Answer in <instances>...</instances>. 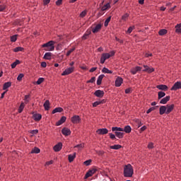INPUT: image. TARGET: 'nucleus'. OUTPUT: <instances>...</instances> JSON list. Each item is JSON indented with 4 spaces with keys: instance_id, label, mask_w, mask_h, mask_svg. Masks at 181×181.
Here are the masks:
<instances>
[{
    "instance_id": "f257e3e1",
    "label": "nucleus",
    "mask_w": 181,
    "mask_h": 181,
    "mask_svg": "<svg viewBox=\"0 0 181 181\" xmlns=\"http://www.w3.org/2000/svg\"><path fill=\"white\" fill-rule=\"evenodd\" d=\"M123 175L124 177H132L134 176V167L131 164L124 166Z\"/></svg>"
},
{
    "instance_id": "f03ea898",
    "label": "nucleus",
    "mask_w": 181,
    "mask_h": 181,
    "mask_svg": "<svg viewBox=\"0 0 181 181\" xmlns=\"http://www.w3.org/2000/svg\"><path fill=\"white\" fill-rule=\"evenodd\" d=\"M42 47H45V52H53V50H54V41L51 40L45 44H43Z\"/></svg>"
},
{
    "instance_id": "7ed1b4c3",
    "label": "nucleus",
    "mask_w": 181,
    "mask_h": 181,
    "mask_svg": "<svg viewBox=\"0 0 181 181\" xmlns=\"http://www.w3.org/2000/svg\"><path fill=\"white\" fill-rule=\"evenodd\" d=\"M96 172H97V168H93L89 170L85 175V179H88V177H91V176L93 175L94 173H95Z\"/></svg>"
},
{
    "instance_id": "20e7f679",
    "label": "nucleus",
    "mask_w": 181,
    "mask_h": 181,
    "mask_svg": "<svg viewBox=\"0 0 181 181\" xmlns=\"http://www.w3.org/2000/svg\"><path fill=\"white\" fill-rule=\"evenodd\" d=\"M74 71V66L69 67L66 69H65V71H64L62 74V76H69V74H71Z\"/></svg>"
},
{
    "instance_id": "39448f33",
    "label": "nucleus",
    "mask_w": 181,
    "mask_h": 181,
    "mask_svg": "<svg viewBox=\"0 0 181 181\" xmlns=\"http://www.w3.org/2000/svg\"><path fill=\"white\" fill-rule=\"evenodd\" d=\"M181 88V82L177 81L171 88V91H176Z\"/></svg>"
},
{
    "instance_id": "423d86ee",
    "label": "nucleus",
    "mask_w": 181,
    "mask_h": 181,
    "mask_svg": "<svg viewBox=\"0 0 181 181\" xmlns=\"http://www.w3.org/2000/svg\"><path fill=\"white\" fill-rule=\"evenodd\" d=\"M71 121L73 124H78L81 121V118L78 115H74L71 117Z\"/></svg>"
},
{
    "instance_id": "0eeeda50",
    "label": "nucleus",
    "mask_w": 181,
    "mask_h": 181,
    "mask_svg": "<svg viewBox=\"0 0 181 181\" xmlns=\"http://www.w3.org/2000/svg\"><path fill=\"white\" fill-rule=\"evenodd\" d=\"M141 70H142V67L141 66H135L131 69L130 72L132 73V74L135 75L136 74V73H139V71H141Z\"/></svg>"
},
{
    "instance_id": "6e6552de",
    "label": "nucleus",
    "mask_w": 181,
    "mask_h": 181,
    "mask_svg": "<svg viewBox=\"0 0 181 181\" xmlns=\"http://www.w3.org/2000/svg\"><path fill=\"white\" fill-rule=\"evenodd\" d=\"M96 132L98 135H107V134H108V129L105 128L98 129Z\"/></svg>"
},
{
    "instance_id": "1a4fd4ad",
    "label": "nucleus",
    "mask_w": 181,
    "mask_h": 181,
    "mask_svg": "<svg viewBox=\"0 0 181 181\" xmlns=\"http://www.w3.org/2000/svg\"><path fill=\"white\" fill-rule=\"evenodd\" d=\"M62 148H63V144L59 142L54 146L53 149L54 152H60V151H62Z\"/></svg>"
},
{
    "instance_id": "9d476101",
    "label": "nucleus",
    "mask_w": 181,
    "mask_h": 181,
    "mask_svg": "<svg viewBox=\"0 0 181 181\" xmlns=\"http://www.w3.org/2000/svg\"><path fill=\"white\" fill-rule=\"evenodd\" d=\"M94 95L98 97L99 98H102V97H104V91L101 90H97L94 93Z\"/></svg>"
},
{
    "instance_id": "9b49d317",
    "label": "nucleus",
    "mask_w": 181,
    "mask_h": 181,
    "mask_svg": "<svg viewBox=\"0 0 181 181\" xmlns=\"http://www.w3.org/2000/svg\"><path fill=\"white\" fill-rule=\"evenodd\" d=\"M62 132L63 134V135H65V136H69V135H70V134H71V131H70V129L67 128V127H64L62 129Z\"/></svg>"
},
{
    "instance_id": "f8f14e48",
    "label": "nucleus",
    "mask_w": 181,
    "mask_h": 181,
    "mask_svg": "<svg viewBox=\"0 0 181 181\" xmlns=\"http://www.w3.org/2000/svg\"><path fill=\"white\" fill-rule=\"evenodd\" d=\"M166 115L170 114L171 111H173V108H175V105H167L166 106Z\"/></svg>"
},
{
    "instance_id": "ddd939ff",
    "label": "nucleus",
    "mask_w": 181,
    "mask_h": 181,
    "mask_svg": "<svg viewBox=\"0 0 181 181\" xmlns=\"http://www.w3.org/2000/svg\"><path fill=\"white\" fill-rule=\"evenodd\" d=\"M144 67L145 69H144L143 71H146L147 73H153V71H155V69L151 68L148 66V65H144Z\"/></svg>"
},
{
    "instance_id": "4468645a",
    "label": "nucleus",
    "mask_w": 181,
    "mask_h": 181,
    "mask_svg": "<svg viewBox=\"0 0 181 181\" xmlns=\"http://www.w3.org/2000/svg\"><path fill=\"white\" fill-rule=\"evenodd\" d=\"M102 26L103 25L101 24L96 25V26L92 30L93 33H97L100 32V30H101Z\"/></svg>"
},
{
    "instance_id": "2eb2a0df",
    "label": "nucleus",
    "mask_w": 181,
    "mask_h": 181,
    "mask_svg": "<svg viewBox=\"0 0 181 181\" xmlns=\"http://www.w3.org/2000/svg\"><path fill=\"white\" fill-rule=\"evenodd\" d=\"M122 78L117 77L115 81V86L116 87H120L121 84H122Z\"/></svg>"
},
{
    "instance_id": "dca6fc26",
    "label": "nucleus",
    "mask_w": 181,
    "mask_h": 181,
    "mask_svg": "<svg viewBox=\"0 0 181 181\" xmlns=\"http://www.w3.org/2000/svg\"><path fill=\"white\" fill-rule=\"evenodd\" d=\"M66 119H67V118L66 117H62L61 119H59V121H58L56 123L57 127H59L60 125H62V124H64V122H66Z\"/></svg>"
},
{
    "instance_id": "f3484780",
    "label": "nucleus",
    "mask_w": 181,
    "mask_h": 181,
    "mask_svg": "<svg viewBox=\"0 0 181 181\" xmlns=\"http://www.w3.org/2000/svg\"><path fill=\"white\" fill-rule=\"evenodd\" d=\"M44 107L45 111H49L50 110V102L49 100H47L44 103Z\"/></svg>"
},
{
    "instance_id": "a211bd4d",
    "label": "nucleus",
    "mask_w": 181,
    "mask_h": 181,
    "mask_svg": "<svg viewBox=\"0 0 181 181\" xmlns=\"http://www.w3.org/2000/svg\"><path fill=\"white\" fill-rule=\"evenodd\" d=\"M104 77H105V76L104 74H101L98 76L97 82H96L98 86H101V83H102Z\"/></svg>"
},
{
    "instance_id": "6ab92c4d",
    "label": "nucleus",
    "mask_w": 181,
    "mask_h": 181,
    "mask_svg": "<svg viewBox=\"0 0 181 181\" xmlns=\"http://www.w3.org/2000/svg\"><path fill=\"white\" fill-rule=\"evenodd\" d=\"M159 111L160 115H163V114H166V106H160Z\"/></svg>"
},
{
    "instance_id": "aec40b11",
    "label": "nucleus",
    "mask_w": 181,
    "mask_h": 181,
    "mask_svg": "<svg viewBox=\"0 0 181 181\" xmlns=\"http://www.w3.org/2000/svg\"><path fill=\"white\" fill-rule=\"evenodd\" d=\"M170 100V96H166L160 100V104H166Z\"/></svg>"
},
{
    "instance_id": "412c9836",
    "label": "nucleus",
    "mask_w": 181,
    "mask_h": 181,
    "mask_svg": "<svg viewBox=\"0 0 181 181\" xmlns=\"http://www.w3.org/2000/svg\"><path fill=\"white\" fill-rule=\"evenodd\" d=\"M158 90H162L163 91H166L168 90V86L166 85H158L156 86Z\"/></svg>"
},
{
    "instance_id": "4be33fe9",
    "label": "nucleus",
    "mask_w": 181,
    "mask_h": 181,
    "mask_svg": "<svg viewBox=\"0 0 181 181\" xmlns=\"http://www.w3.org/2000/svg\"><path fill=\"white\" fill-rule=\"evenodd\" d=\"M131 131H132V129L129 125L125 126L124 128L123 129V132H126V134L131 133Z\"/></svg>"
},
{
    "instance_id": "5701e85b",
    "label": "nucleus",
    "mask_w": 181,
    "mask_h": 181,
    "mask_svg": "<svg viewBox=\"0 0 181 181\" xmlns=\"http://www.w3.org/2000/svg\"><path fill=\"white\" fill-rule=\"evenodd\" d=\"M43 59L45 60H50L52 59V52H46L44 55Z\"/></svg>"
},
{
    "instance_id": "b1692460",
    "label": "nucleus",
    "mask_w": 181,
    "mask_h": 181,
    "mask_svg": "<svg viewBox=\"0 0 181 181\" xmlns=\"http://www.w3.org/2000/svg\"><path fill=\"white\" fill-rule=\"evenodd\" d=\"M74 159H76V153H74L73 155L69 154L68 156L69 162L71 163V162H73V160H74Z\"/></svg>"
},
{
    "instance_id": "393cba45",
    "label": "nucleus",
    "mask_w": 181,
    "mask_h": 181,
    "mask_svg": "<svg viewBox=\"0 0 181 181\" xmlns=\"http://www.w3.org/2000/svg\"><path fill=\"white\" fill-rule=\"evenodd\" d=\"M115 134L116 135V136L117 138H119V139L124 138V132H115Z\"/></svg>"
},
{
    "instance_id": "a878e982",
    "label": "nucleus",
    "mask_w": 181,
    "mask_h": 181,
    "mask_svg": "<svg viewBox=\"0 0 181 181\" xmlns=\"http://www.w3.org/2000/svg\"><path fill=\"white\" fill-rule=\"evenodd\" d=\"M112 131L115 132H118V131L119 132H124V128H121V127H112Z\"/></svg>"
},
{
    "instance_id": "bb28decb",
    "label": "nucleus",
    "mask_w": 181,
    "mask_h": 181,
    "mask_svg": "<svg viewBox=\"0 0 181 181\" xmlns=\"http://www.w3.org/2000/svg\"><path fill=\"white\" fill-rule=\"evenodd\" d=\"M33 118H34L35 121H40V119H42V115L35 114V115H33Z\"/></svg>"
},
{
    "instance_id": "cd10ccee",
    "label": "nucleus",
    "mask_w": 181,
    "mask_h": 181,
    "mask_svg": "<svg viewBox=\"0 0 181 181\" xmlns=\"http://www.w3.org/2000/svg\"><path fill=\"white\" fill-rule=\"evenodd\" d=\"M11 86H12V83L11 82H6L3 85V90H8V88H9V87H11Z\"/></svg>"
},
{
    "instance_id": "c85d7f7f",
    "label": "nucleus",
    "mask_w": 181,
    "mask_h": 181,
    "mask_svg": "<svg viewBox=\"0 0 181 181\" xmlns=\"http://www.w3.org/2000/svg\"><path fill=\"white\" fill-rule=\"evenodd\" d=\"M102 73H105V74H112V71H110V69H108L106 68V67H104V68L102 69Z\"/></svg>"
},
{
    "instance_id": "c756f323",
    "label": "nucleus",
    "mask_w": 181,
    "mask_h": 181,
    "mask_svg": "<svg viewBox=\"0 0 181 181\" xmlns=\"http://www.w3.org/2000/svg\"><path fill=\"white\" fill-rule=\"evenodd\" d=\"M56 112H63V109L62 107H56L52 110V114H56Z\"/></svg>"
},
{
    "instance_id": "7c9ffc66",
    "label": "nucleus",
    "mask_w": 181,
    "mask_h": 181,
    "mask_svg": "<svg viewBox=\"0 0 181 181\" xmlns=\"http://www.w3.org/2000/svg\"><path fill=\"white\" fill-rule=\"evenodd\" d=\"M175 32L176 33H181V23L175 25Z\"/></svg>"
},
{
    "instance_id": "2f4dec72",
    "label": "nucleus",
    "mask_w": 181,
    "mask_h": 181,
    "mask_svg": "<svg viewBox=\"0 0 181 181\" xmlns=\"http://www.w3.org/2000/svg\"><path fill=\"white\" fill-rule=\"evenodd\" d=\"M158 100H160V98H163V97H165L166 95V93H165V92L163 91H160L158 93Z\"/></svg>"
},
{
    "instance_id": "473e14b6",
    "label": "nucleus",
    "mask_w": 181,
    "mask_h": 181,
    "mask_svg": "<svg viewBox=\"0 0 181 181\" xmlns=\"http://www.w3.org/2000/svg\"><path fill=\"white\" fill-rule=\"evenodd\" d=\"M121 148H122V146L119 144H116L110 146V149H115V150L121 149Z\"/></svg>"
},
{
    "instance_id": "72a5a7b5",
    "label": "nucleus",
    "mask_w": 181,
    "mask_h": 181,
    "mask_svg": "<svg viewBox=\"0 0 181 181\" xmlns=\"http://www.w3.org/2000/svg\"><path fill=\"white\" fill-rule=\"evenodd\" d=\"M110 8H111V6L110 5V3H107L101 8V11H107V9H110Z\"/></svg>"
},
{
    "instance_id": "f704fd0d",
    "label": "nucleus",
    "mask_w": 181,
    "mask_h": 181,
    "mask_svg": "<svg viewBox=\"0 0 181 181\" xmlns=\"http://www.w3.org/2000/svg\"><path fill=\"white\" fill-rule=\"evenodd\" d=\"M23 50L24 48L22 47H17L13 49V52H15L16 53H18V52H23Z\"/></svg>"
},
{
    "instance_id": "c9c22d12",
    "label": "nucleus",
    "mask_w": 181,
    "mask_h": 181,
    "mask_svg": "<svg viewBox=\"0 0 181 181\" xmlns=\"http://www.w3.org/2000/svg\"><path fill=\"white\" fill-rule=\"evenodd\" d=\"M31 153H40V149L37 147H35L31 151Z\"/></svg>"
},
{
    "instance_id": "e433bc0d",
    "label": "nucleus",
    "mask_w": 181,
    "mask_h": 181,
    "mask_svg": "<svg viewBox=\"0 0 181 181\" xmlns=\"http://www.w3.org/2000/svg\"><path fill=\"white\" fill-rule=\"evenodd\" d=\"M168 33V30H165V29H161L159 32L158 34L160 35V36H163V35H166Z\"/></svg>"
},
{
    "instance_id": "4c0bfd02",
    "label": "nucleus",
    "mask_w": 181,
    "mask_h": 181,
    "mask_svg": "<svg viewBox=\"0 0 181 181\" xmlns=\"http://www.w3.org/2000/svg\"><path fill=\"white\" fill-rule=\"evenodd\" d=\"M110 21H111V16L108 17V18L105 20V23H104V26H105V28H107V26H108V24L110 23Z\"/></svg>"
},
{
    "instance_id": "58836bf2",
    "label": "nucleus",
    "mask_w": 181,
    "mask_h": 181,
    "mask_svg": "<svg viewBox=\"0 0 181 181\" xmlns=\"http://www.w3.org/2000/svg\"><path fill=\"white\" fill-rule=\"evenodd\" d=\"M23 108H25V103H21L19 108H18V112L19 114H21V112H22V111H23Z\"/></svg>"
},
{
    "instance_id": "ea45409f",
    "label": "nucleus",
    "mask_w": 181,
    "mask_h": 181,
    "mask_svg": "<svg viewBox=\"0 0 181 181\" xmlns=\"http://www.w3.org/2000/svg\"><path fill=\"white\" fill-rule=\"evenodd\" d=\"M43 81H45V78H39L36 82V84H37L38 86L42 84V83H43Z\"/></svg>"
},
{
    "instance_id": "a19ab883",
    "label": "nucleus",
    "mask_w": 181,
    "mask_h": 181,
    "mask_svg": "<svg viewBox=\"0 0 181 181\" xmlns=\"http://www.w3.org/2000/svg\"><path fill=\"white\" fill-rule=\"evenodd\" d=\"M18 40V35H14L11 37V42H16Z\"/></svg>"
},
{
    "instance_id": "79ce46f5",
    "label": "nucleus",
    "mask_w": 181,
    "mask_h": 181,
    "mask_svg": "<svg viewBox=\"0 0 181 181\" xmlns=\"http://www.w3.org/2000/svg\"><path fill=\"white\" fill-rule=\"evenodd\" d=\"M23 77H25V75L23 74H20L17 77L18 81H22V78H23Z\"/></svg>"
},
{
    "instance_id": "37998d69",
    "label": "nucleus",
    "mask_w": 181,
    "mask_h": 181,
    "mask_svg": "<svg viewBox=\"0 0 181 181\" xmlns=\"http://www.w3.org/2000/svg\"><path fill=\"white\" fill-rule=\"evenodd\" d=\"M86 15H87V11L84 10L80 13L79 16L80 18H84Z\"/></svg>"
},
{
    "instance_id": "c03bdc74",
    "label": "nucleus",
    "mask_w": 181,
    "mask_h": 181,
    "mask_svg": "<svg viewBox=\"0 0 181 181\" xmlns=\"http://www.w3.org/2000/svg\"><path fill=\"white\" fill-rule=\"evenodd\" d=\"M103 57L107 60V59H110L111 57V55L108 53H103Z\"/></svg>"
},
{
    "instance_id": "a18cd8bd",
    "label": "nucleus",
    "mask_w": 181,
    "mask_h": 181,
    "mask_svg": "<svg viewBox=\"0 0 181 181\" xmlns=\"http://www.w3.org/2000/svg\"><path fill=\"white\" fill-rule=\"evenodd\" d=\"M134 29H135V26H131L128 28L127 33H132V31L134 30Z\"/></svg>"
},
{
    "instance_id": "49530a36",
    "label": "nucleus",
    "mask_w": 181,
    "mask_h": 181,
    "mask_svg": "<svg viewBox=\"0 0 181 181\" xmlns=\"http://www.w3.org/2000/svg\"><path fill=\"white\" fill-rule=\"evenodd\" d=\"M155 110H156V107H150V108L146 111V114H149V113L152 112V111H155Z\"/></svg>"
},
{
    "instance_id": "de8ad7c7",
    "label": "nucleus",
    "mask_w": 181,
    "mask_h": 181,
    "mask_svg": "<svg viewBox=\"0 0 181 181\" xmlns=\"http://www.w3.org/2000/svg\"><path fill=\"white\" fill-rule=\"evenodd\" d=\"M83 165H86V166H90V165H91V160L84 161Z\"/></svg>"
},
{
    "instance_id": "09e8293b",
    "label": "nucleus",
    "mask_w": 181,
    "mask_h": 181,
    "mask_svg": "<svg viewBox=\"0 0 181 181\" xmlns=\"http://www.w3.org/2000/svg\"><path fill=\"white\" fill-rule=\"evenodd\" d=\"M75 50H76V48H75V47L71 49L70 50H69V51L67 52L66 56L69 57V56L70 54H71V53H73V52L75 51Z\"/></svg>"
},
{
    "instance_id": "8fccbe9b",
    "label": "nucleus",
    "mask_w": 181,
    "mask_h": 181,
    "mask_svg": "<svg viewBox=\"0 0 181 181\" xmlns=\"http://www.w3.org/2000/svg\"><path fill=\"white\" fill-rule=\"evenodd\" d=\"M129 16V14L125 13L124 15L122 16V21H127L128 19V17Z\"/></svg>"
},
{
    "instance_id": "3c124183",
    "label": "nucleus",
    "mask_w": 181,
    "mask_h": 181,
    "mask_svg": "<svg viewBox=\"0 0 181 181\" xmlns=\"http://www.w3.org/2000/svg\"><path fill=\"white\" fill-rule=\"evenodd\" d=\"M74 148H78V149H83V148H84V144H78L75 146Z\"/></svg>"
},
{
    "instance_id": "603ef678",
    "label": "nucleus",
    "mask_w": 181,
    "mask_h": 181,
    "mask_svg": "<svg viewBox=\"0 0 181 181\" xmlns=\"http://www.w3.org/2000/svg\"><path fill=\"white\" fill-rule=\"evenodd\" d=\"M62 4H63V0H57L56 1V6H60V5H62Z\"/></svg>"
},
{
    "instance_id": "864d4df0",
    "label": "nucleus",
    "mask_w": 181,
    "mask_h": 181,
    "mask_svg": "<svg viewBox=\"0 0 181 181\" xmlns=\"http://www.w3.org/2000/svg\"><path fill=\"white\" fill-rule=\"evenodd\" d=\"M107 59L102 55L101 58H100V63L101 64H104V63H105V61Z\"/></svg>"
},
{
    "instance_id": "5fc2aeb1",
    "label": "nucleus",
    "mask_w": 181,
    "mask_h": 181,
    "mask_svg": "<svg viewBox=\"0 0 181 181\" xmlns=\"http://www.w3.org/2000/svg\"><path fill=\"white\" fill-rule=\"evenodd\" d=\"M5 9H6V6L5 5L0 6V12H3V11H5Z\"/></svg>"
},
{
    "instance_id": "6e6d98bb",
    "label": "nucleus",
    "mask_w": 181,
    "mask_h": 181,
    "mask_svg": "<svg viewBox=\"0 0 181 181\" xmlns=\"http://www.w3.org/2000/svg\"><path fill=\"white\" fill-rule=\"evenodd\" d=\"M95 81V77L93 76L90 78V80L88 81L87 83H94Z\"/></svg>"
},
{
    "instance_id": "4d7b16f0",
    "label": "nucleus",
    "mask_w": 181,
    "mask_h": 181,
    "mask_svg": "<svg viewBox=\"0 0 181 181\" xmlns=\"http://www.w3.org/2000/svg\"><path fill=\"white\" fill-rule=\"evenodd\" d=\"M39 132V130L35 129V130H32L30 134H32L33 135H36V134H37Z\"/></svg>"
},
{
    "instance_id": "13d9d810",
    "label": "nucleus",
    "mask_w": 181,
    "mask_h": 181,
    "mask_svg": "<svg viewBox=\"0 0 181 181\" xmlns=\"http://www.w3.org/2000/svg\"><path fill=\"white\" fill-rule=\"evenodd\" d=\"M148 149L153 148V143H152V142L149 143L148 145Z\"/></svg>"
},
{
    "instance_id": "bf43d9fd",
    "label": "nucleus",
    "mask_w": 181,
    "mask_h": 181,
    "mask_svg": "<svg viewBox=\"0 0 181 181\" xmlns=\"http://www.w3.org/2000/svg\"><path fill=\"white\" fill-rule=\"evenodd\" d=\"M109 136L110 137V139H115V135L112 133H110Z\"/></svg>"
},
{
    "instance_id": "052dcab7",
    "label": "nucleus",
    "mask_w": 181,
    "mask_h": 181,
    "mask_svg": "<svg viewBox=\"0 0 181 181\" xmlns=\"http://www.w3.org/2000/svg\"><path fill=\"white\" fill-rule=\"evenodd\" d=\"M98 105H100V101H96L93 103V107H97Z\"/></svg>"
},
{
    "instance_id": "680f3d73",
    "label": "nucleus",
    "mask_w": 181,
    "mask_h": 181,
    "mask_svg": "<svg viewBox=\"0 0 181 181\" xmlns=\"http://www.w3.org/2000/svg\"><path fill=\"white\" fill-rule=\"evenodd\" d=\"M41 66L45 68L47 66V64L45 62H41Z\"/></svg>"
},
{
    "instance_id": "e2e57ef3",
    "label": "nucleus",
    "mask_w": 181,
    "mask_h": 181,
    "mask_svg": "<svg viewBox=\"0 0 181 181\" xmlns=\"http://www.w3.org/2000/svg\"><path fill=\"white\" fill-rule=\"evenodd\" d=\"M97 70V67H93L90 69V73H93V71H95Z\"/></svg>"
},
{
    "instance_id": "0e129e2a",
    "label": "nucleus",
    "mask_w": 181,
    "mask_h": 181,
    "mask_svg": "<svg viewBox=\"0 0 181 181\" xmlns=\"http://www.w3.org/2000/svg\"><path fill=\"white\" fill-rule=\"evenodd\" d=\"M125 93L126 94H129L131 93V88H127L125 90Z\"/></svg>"
},
{
    "instance_id": "69168bd1",
    "label": "nucleus",
    "mask_w": 181,
    "mask_h": 181,
    "mask_svg": "<svg viewBox=\"0 0 181 181\" xmlns=\"http://www.w3.org/2000/svg\"><path fill=\"white\" fill-rule=\"evenodd\" d=\"M152 57V53H146L145 54V57Z\"/></svg>"
},
{
    "instance_id": "338daca9",
    "label": "nucleus",
    "mask_w": 181,
    "mask_h": 181,
    "mask_svg": "<svg viewBox=\"0 0 181 181\" xmlns=\"http://www.w3.org/2000/svg\"><path fill=\"white\" fill-rule=\"evenodd\" d=\"M53 164V160H50L46 163V165L49 166V165H52Z\"/></svg>"
},
{
    "instance_id": "774afa93",
    "label": "nucleus",
    "mask_w": 181,
    "mask_h": 181,
    "mask_svg": "<svg viewBox=\"0 0 181 181\" xmlns=\"http://www.w3.org/2000/svg\"><path fill=\"white\" fill-rule=\"evenodd\" d=\"M85 35H86V36H88L89 35H91V31L87 30V31L85 33Z\"/></svg>"
}]
</instances>
